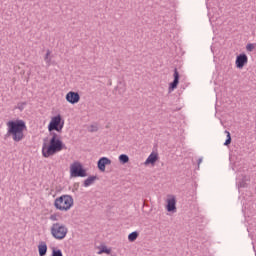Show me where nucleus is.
Listing matches in <instances>:
<instances>
[{
  "label": "nucleus",
  "instance_id": "1",
  "mask_svg": "<svg viewBox=\"0 0 256 256\" xmlns=\"http://www.w3.org/2000/svg\"><path fill=\"white\" fill-rule=\"evenodd\" d=\"M63 149H65V144H63V140H61V136L53 132L51 133V137L45 139L42 144V157L49 159V157L61 153Z\"/></svg>",
  "mask_w": 256,
  "mask_h": 256
},
{
  "label": "nucleus",
  "instance_id": "2",
  "mask_svg": "<svg viewBox=\"0 0 256 256\" xmlns=\"http://www.w3.org/2000/svg\"><path fill=\"white\" fill-rule=\"evenodd\" d=\"M7 135L15 143H19L25 139V131H27V123L21 119L9 120L6 123Z\"/></svg>",
  "mask_w": 256,
  "mask_h": 256
},
{
  "label": "nucleus",
  "instance_id": "3",
  "mask_svg": "<svg viewBox=\"0 0 256 256\" xmlns=\"http://www.w3.org/2000/svg\"><path fill=\"white\" fill-rule=\"evenodd\" d=\"M74 205V200L71 195H62L54 200V207L58 211L67 212Z\"/></svg>",
  "mask_w": 256,
  "mask_h": 256
},
{
  "label": "nucleus",
  "instance_id": "4",
  "mask_svg": "<svg viewBox=\"0 0 256 256\" xmlns=\"http://www.w3.org/2000/svg\"><path fill=\"white\" fill-rule=\"evenodd\" d=\"M50 233L54 239L61 241L67 237V233H69V229L62 223L56 222L52 224L50 228Z\"/></svg>",
  "mask_w": 256,
  "mask_h": 256
},
{
  "label": "nucleus",
  "instance_id": "5",
  "mask_svg": "<svg viewBox=\"0 0 256 256\" xmlns=\"http://www.w3.org/2000/svg\"><path fill=\"white\" fill-rule=\"evenodd\" d=\"M63 127H65V120L63 119V116H61V114H57L56 116L51 117L48 124V131L50 133L53 131H57V133H62Z\"/></svg>",
  "mask_w": 256,
  "mask_h": 256
},
{
  "label": "nucleus",
  "instance_id": "6",
  "mask_svg": "<svg viewBox=\"0 0 256 256\" xmlns=\"http://www.w3.org/2000/svg\"><path fill=\"white\" fill-rule=\"evenodd\" d=\"M71 177H87V170L83 168V164L79 161H75L70 165Z\"/></svg>",
  "mask_w": 256,
  "mask_h": 256
},
{
  "label": "nucleus",
  "instance_id": "7",
  "mask_svg": "<svg viewBox=\"0 0 256 256\" xmlns=\"http://www.w3.org/2000/svg\"><path fill=\"white\" fill-rule=\"evenodd\" d=\"M65 99L67 103H70V105H77V103L81 101V96L78 94V92L69 91L66 94Z\"/></svg>",
  "mask_w": 256,
  "mask_h": 256
},
{
  "label": "nucleus",
  "instance_id": "8",
  "mask_svg": "<svg viewBox=\"0 0 256 256\" xmlns=\"http://www.w3.org/2000/svg\"><path fill=\"white\" fill-rule=\"evenodd\" d=\"M166 203V209L169 213L177 211V199L175 198V196H168Z\"/></svg>",
  "mask_w": 256,
  "mask_h": 256
},
{
  "label": "nucleus",
  "instance_id": "9",
  "mask_svg": "<svg viewBox=\"0 0 256 256\" xmlns=\"http://www.w3.org/2000/svg\"><path fill=\"white\" fill-rule=\"evenodd\" d=\"M249 61V58L247 57V54H240L236 57L235 65L237 69H243L245 65H247Z\"/></svg>",
  "mask_w": 256,
  "mask_h": 256
},
{
  "label": "nucleus",
  "instance_id": "10",
  "mask_svg": "<svg viewBox=\"0 0 256 256\" xmlns=\"http://www.w3.org/2000/svg\"><path fill=\"white\" fill-rule=\"evenodd\" d=\"M173 77H174V80L172 83L169 84V88H168L170 93L172 91H175V89L179 85V71H177V69L174 70Z\"/></svg>",
  "mask_w": 256,
  "mask_h": 256
},
{
  "label": "nucleus",
  "instance_id": "11",
  "mask_svg": "<svg viewBox=\"0 0 256 256\" xmlns=\"http://www.w3.org/2000/svg\"><path fill=\"white\" fill-rule=\"evenodd\" d=\"M157 161H159V154L157 152H152L144 162V165H155Z\"/></svg>",
  "mask_w": 256,
  "mask_h": 256
},
{
  "label": "nucleus",
  "instance_id": "12",
  "mask_svg": "<svg viewBox=\"0 0 256 256\" xmlns=\"http://www.w3.org/2000/svg\"><path fill=\"white\" fill-rule=\"evenodd\" d=\"M107 165H111V160L109 158L102 157V158L99 159V161H98L99 171H102V173H104L105 167H107Z\"/></svg>",
  "mask_w": 256,
  "mask_h": 256
},
{
  "label": "nucleus",
  "instance_id": "13",
  "mask_svg": "<svg viewBox=\"0 0 256 256\" xmlns=\"http://www.w3.org/2000/svg\"><path fill=\"white\" fill-rule=\"evenodd\" d=\"M38 253H39V256L47 255V243L46 242H40L38 244Z\"/></svg>",
  "mask_w": 256,
  "mask_h": 256
},
{
  "label": "nucleus",
  "instance_id": "14",
  "mask_svg": "<svg viewBox=\"0 0 256 256\" xmlns=\"http://www.w3.org/2000/svg\"><path fill=\"white\" fill-rule=\"evenodd\" d=\"M97 180V177L90 176L84 181V187H90V185H93L95 181Z\"/></svg>",
  "mask_w": 256,
  "mask_h": 256
},
{
  "label": "nucleus",
  "instance_id": "15",
  "mask_svg": "<svg viewBox=\"0 0 256 256\" xmlns=\"http://www.w3.org/2000/svg\"><path fill=\"white\" fill-rule=\"evenodd\" d=\"M52 56H51V50H46V54L44 56V61L46 63V65H51V61H52Z\"/></svg>",
  "mask_w": 256,
  "mask_h": 256
},
{
  "label": "nucleus",
  "instance_id": "16",
  "mask_svg": "<svg viewBox=\"0 0 256 256\" xmlns=\"http://www.w3.org/2000/svg\"><path fill=\"white\" fill-rule=\"evenodd\" d=\"M118 159L123 165L129 163V156H127V154H121Z\"/></svg>",
  "mask_w": 256,
  "mask_h": 256
},
{
  "label": "nucleus",
  "instance_id": "17",
  "mask_svg": "<svg viewBox=\"0 0 256 256\" xmlns=\"http://www.w3.org/2000/svg\"><path fill=\"white\" fill-rule=\"evenodd\" d=\"M137 237H139V233L132 232L128 235V240L133 243V241H137Z\"/></svg>",
  "mask_w": 256,
  "mask_h": 256
},
{
  "label": "nucleus",
  "instance_id": "18",
  "mask_svg": "<svg viewBox=\"0 0 256 256\" xmlns=\"http://www.w3.org/2000/svg\"><path fill=\"white\" fill-rule=\"evenodd\" d=\"M103 253H106V255H111V249L107 248V246H102L98 252V255H103Z\"/></svg>",
  "mask_w": 256,
  "mask_h": 256
},
{
  "label": "nucleus",
  "instance_id": "19",
  "mask_svg": "<svg viewBox=\"0 0 256 256\" xmlns=\"http://www.w3.org/2000/svg\"><path fill=\"white\" fill-rule=\"evenodd\" d=\"M51 256H63V252L61 251V249L52 248Z\"/></svg>",
  "mask_w": 256,
  "mask_h": 256
},
{
  "label": "nucleus",
  "instance_id": "20",
  "mask_svg": "<svg viewBox=\"0 0 256 256\" xmlns=\"http://www.w3.org/2000/svg\"><path fill=\"white\" fill-rule=\"evenodd\" d=\"M226 135H227V139L224 143V145H231V133L229 131H225Z\"/></svg>",
  "mask_w": 256,
  "mask_h": 256
},
{
  "label": "nucleus",
  "instance_id": "21",
  "mask_svg": "<svg viewBox=\"0 0 256 256\" xmlns=\"http://www.w3.org/2000/svg\"><path fill=\"white\" fill-rule=\"evenodd\" d=\"M253 49H255V45L254 44H247L246 45V50L251 52L253 51Z\"/></svg>",
  "mask_w": 256,
  "mask_h": 256
},
{
  "label": "nucleus",
  "instance_id": "22",
  "mask_svg": "<svg viewBox=\"0 0 256 256\" xmlns=\"http://www.w3.org/2000/svg\"><path fill=\"white\" fill-rule=\"evenodd\" d=\"M50 221H59V217L57 216V214L50 215Z\"/></svg>",
  "mask_w": 256,
  "mask_h": 256
},
{
  "label": "nucleus",
  "instance_id": "23",
  "mask_svg": "<svg viewBox=\"0 0 256 256\" xmlns=\"http://www.w3.org/2000/svg\"><path fill=\"white\" fill-rule=\"evenodd\" d=\"M17 109H19L20 111H23V109H25V103H19L17 105Z\"/></svg>",
  "mask_w": 256,
  "mask_h": 256
},
{
  "label": "nucleus",
  "instance_id": "24",
  "mask_svg": "<svg viewBox=\"0 0 256 256\" xmlns=\"http://www.w3.org/2000/svg\"><path fill=\"white\" fill-rule=\"evenodd\" d=\"M91 131H97V126H92Z\"/></svg>",
  "mask_w": 256,
  "mask_h": 256
}]
</instances>
